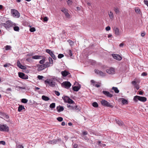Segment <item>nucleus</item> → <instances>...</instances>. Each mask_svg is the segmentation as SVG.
Wrapping results in <instances>:
<instances>
[{
    "instance_id": "nucleus-15",
    "label": "nucleus",
    "mask_w": 148,
    "mask_h": 148,
    "mask_svg": "<svg viewBox=\"0 0 148 148\" xmlns=\"http://www.w3.org/2000/svg\"><path fill=\"white\" fill-rule=\"evenodd\" d=\"M102 92L104 95L108 97H111L113 96V95L110 94L108 91L103 90L102 91Z\"/></svg>"
},
{
    "instance_id": "nucleus-3",
    "label": "nucleus",
    "mask_w": 148,
    "mask_h": 148,
    "mask_svg": "<svg viewBox=\"0 0 148 148\" xmlns=\"http://www.w3.org/2000/svg\"><path fill=\"white\" fill-rule=\"evenodd\" d=\"M45 83L46 84H48L50 86L54 87L56 85V83L53 80L50 79H47L45 81Z\"/></svg>"
},
{
    "instance_id": "nucleus-18",
    "label": "nucleus",
    "mask_w": 148,
    "mask_h": 148,
    "mask_svg": "<svg viewBox=\"0 0 148 148\" xmlns=\"http://www.w3.org/2000/svg\"><path fill=\"white\" fill-rule=\"evenodd\" d=\"M1 118L3 119H8L9 118V116L8 115L4 114H3L1 112Z\"/></svg>"
},
{
    "instance_id": "nucleus-6",
    "label": "nucleus",
    "mask_w": 148,
    "mask_h": 148,
    "mask_svg": "<svg viewBox=\"0 0 148 148\" xmlns=\"http://www.w3.org/2000/svg\"><path fill=\"white\" fill-rule=\"evenodd\" d=\"M71 86V84L70 82L68 81L64 82L61 84L62 87L66 89L69 88Z\"/></svg>"
},
{
    "instance_id": "nucleus-2",
    "label": "nucleus",
    "mask_w": 148,
    "mask_h": 148,
    "mask_svg": "<svg viewBox=\"0 0 148 148\" xmlns=\"http://www.w3.org/2000/svg\"><path fill=\"white\" fill-rule=\"evenodd\" d=\"M133 100L136 102H137L138 100L142 102H144L147 101V99L146 97H144L136 95L134 97Z\"/></svg>"
},
{
    "instance_id": "nucleus-31",
    "label": "nucleus",
    "mask_w": 148,
    "mask_h": 148,
    "mask_svg": "<svg viewBox=\"0 0 148 148\" xmlns=\"http://www.w3.org/2000/svg\"><path fill=\"white\" fill-rule=\"evenodd\" d=\"M92 105L93 107L95 108H97L98 106V105L97 103L96 102H94L92 104Z\"/></svg>"
},
{
    "instance_id": "nucleus-30",
    "label": "nucleus",
    "mask_w": 148,
    "mask_h": 148,
    "mask_svg": "<svg viewBox=\"0 0 148 148\" xmlns=\"http://www.w3.org/2000/svg\"><path fill=\"white\" fill-rule=\"evenodd\" d=\"M112 89L116 93H118L119 92V90L117 87H113Z\"/></svg>"
},
{
    "instance_id": "nucleus-58",
    "label": "nucleus",
    "mask_w": 148,
    "mask_h": 148,
    "mask_svg": "<svg viewBox=\"0 0 148 148\" xmlns=\"http://www.w3.org/2000/svg\"><path fill=\"white\" fill-rule=\"evenodd\" d=\"M1 144H2L3 145H5V142L4 141H1Z\"/></svg>"
},
{
    "instance_id": "nucleus-43",
    "label": "nucleus",
    "mask_w": 148,
    "mask_h": 148,
    "mask_svg": "<svg viewBox=\"0 0 148 148\" xmlns=\"http://www.w3.org/2000/svg\"><path fill=\"white\" fill-rule=\"evenodd\" d=\"M29 31L31 32H33L36 31V29L34 27H32L29 29Z\"/></svg>"
},
{
    "instance_id": "nucleus-40",
    "label": "nucleus",
    "mask_w": 148,
    "mask_h": 148,
    "mask_svg": "<svg viewBox=\"0 0 148 148\" xmlns=\"http://www.w3.org/2000/svg\"><path fill=\"white\" fill-rule=\"evenodd\" d=\"M11 48V47L9 45H6L5 47V50H6L10 49Z\"/></svg>"
},
{
    "instance_id": "nucleus-50",
    "label": "nucleus",
    "mask_w": 148,
    "mask_h": 148,
    "mask_svg": "<svg viewBox=\"0 0 148 148\" xmlns=\"http://www.w3.org/2000/svg\"><path fill=\"white\" fill-rule=\"evenodd\" d=\"M68 53L71 56H72L73 54L72 53V51L71 50H69V51Z\"/></svg>"
},
{
    "instance_id": "nucleus-44",
    "label": "nucleus",
    "mask_w": 148,
    "mask_h": 148,
    "mask_svg": "<svg viewBox=\"0 0 148 148\" xmlns=\"http://www.w3.org/2000/svg\"><path fill=\"white\" fill-rule=\"evenodd\" d=\"M57 120L60 122H61L63 121V119L62 117H59L57 118Z\"/></svg>"
},
{
    "instance_id": "nucleus-54",
    "label": "nucleus",
    "mask_w": 148,
    "mask_h": 148,
    "mask_svg": "<svg viewBox=\"0 0 148 148\" xmlns=\"http://www.w3.org/2000/svg\"><path fill=\"white\" fill-rule=\"evenodd\" d=\"M106 31H109L110 29V26H108L106 28Z\"/></svg>"
},
{
    "instance_id": "nucleus-28",
    "label": "nucleus",
    "mask_w": 148,
    "mask_h": 148,
    "mask_svg": "<svg viewBox=\"0 0 148 148\" xmlns=\"http://www.w3.org/2000/svg\"><path fill=\"white\" fill-rule=\"evenodd\" d=\"M80 87L78 86H75L73 88V90L75 91H77L80 89Z\"/></svg>"
},
{
    "instance_id": "nucleus-63",
    "label": "nucleus",
    "mask_w": 148,
    "mask_h": 148,
    "mask_svg": "<svg viewBox=\"0 0 148 148\" xmlns=\"http://www.w3.org/2000/svg\"><path fill=\"white\" fill-rule=\"evenodd\" d=\"M90 82L92 84H94V83L95 82V81L93 80H91Z\"/></svg>"
},
{
    "instance_id": "nucleus-42",
    "label": "nucleus",
    "mask_w": 148,
    "mask_h": 148,
    "mask_svg": "<svg viewBox=\"0 0 148 148\" xmlns=\"http://www.w3.org/2000/svg\"><path fill=\"white\" fill-rule=\"evenodd\" d=\"M135 12L138 14L140 13V9L138 8H135Z\"/></svg>"
},
{
    "instance_id": "nucleus-37",
    "label": "nucleus",
    "mask_w": 148,
    "mask_h": 148,
    "mask_svg": "<svg viewBox=\"0 0 148 148\" xmlns=\"http://www.w3.org/2000/svg\"><path fill=\"white\" fill-rule=\"evenodd\" d=\"M21 102L24 103H26L28 101V100L25 99H21Z\"/></svg>"
},
{
    "instance_id": "nucleus-36",
    "label": "nucleus",
    "mask_w": 148,
    "mask_h": 148,
    "mask_svg": "<svg viewBox=\"0 0 148 148\" xmlns=\"http://www.w3.org/2000/svg\"><path fill=\"white\" fill-rule=\"evenodd\" d=\"M75 110L77 111H80L81 109H80L79 108V107L77 105H76L75 106Z\"/></svg>"
},
{
    "instance_id": "nucleus-23",
    "label": "nucleus",
    "mask_w": 148,
    "mask_h": 148,
    "mask_svg": "<svg viewBox=\"0 0 148 148\" xmlns=\"http://www.w3.org/2000/svg\"><path fill=\"white\" fill-rule=\"evenodd\" d=\"M115 121L116 123L120 126H122L123 125V123L122 121H119L118 119H115Z\"/></svg>"
},
{
    "instance_id": "nucleus-38",
    "label": "nucleus",
    "mask_w": 148,
    "mask_h": 148,
    "mask_svg": "<svg viewBox=\"0 0 148 148\" xmlns=\"http://www.w3.org/2000/svg\"><path fill=\"white\" fill-rule=\"evenodd\" d=\"M68 5H71L72 3V2L71 0H68L67 1Z\"/></svg>"
},
{
    "instance_id": "nucleus-39",
    "label": "nucleus",
    "mask_w": 148,
    "mask_h": 148,
    "mask_svg": "<svg viewBox=\"0 0 148 148\" xmlns=\"http://www.w3.org/2000/svg\"><path fill=\"white\" fill-rule=\"evenodd\" d=\"M68 42H69L70 45L71 46L73 45L74 44V42L71 40H68Z\"/></svg>"
},
{
    "instance_id": "nucleus-10",
    "label": "nucleus",
    "mask_w": 148,
    "mask_h": 148,
    "mask_svg": "<svg viewBox=\"0 0 148 148\" xmlns=\"http://www.w3.org/2000/svg\"><path fill=\"white\" fill-rule=\"evenodd\" d=\"M61 11L64 14L66 17L69 18H70V16L69 14L68 13V10L64 8H63L61 10Z\"/></svg>"
},
{
    "instance_id": "nucleus-59",
    "label": "nucleus",
    "mask_w": 148,
    "mask_h": 148,
    "mask_svg": "<svg viewBox=\"0 0 148 148\" xmlns=\"http://www.w3.org/2000/svg\"><path fill=\"white\" fill-rule=\"evenodd\" d=\"M147 75V73L145 72H143L142 73L141 75L144 76H146Z\"/></svg>"
},
{
    "instance_id": "nucleus-21",
    "label": "nucleus",
    "mask_w": 148,
    "mask_h": 148,
    "mask_svg": "<svg viewBox=\"0 0 148 148\" xmlns=\"http://www.w3.org/2000/svg\"><path fill=\"white\" fill-rule=\"evenodd\" d=\"M42 56H41L35 55L32 57V58L34 59H41Z\"/></svg>"
},
{
    "instance_id": "nucleus-16",
    "label": "nucleus",
    "mask_w": 148,
    "mask_h": 148,
    "mask_svg": "<svg viewBox=\"0 0 148 148\" xmlns=\"http://www.w3.org/2000/svg\"><path fill=\"white\" fill-rule=\"evenodd\" d=\"M132 84L134 86V87L136 88L137 90L139 89V85L137 84V82L136 81H132Z\"/></svg>"
},
{
    "instance_id": "nucleus-64",
    "label": "nucleus",
    "mask_w": 148,
    "mask_h": 148,
    "mask_svg": "<svg viewBox=\"0 0 148 148\" xmlns=\"http://www.w3.org/2000/svg\"><path fill=\"white\" fill-rule=\"evenodd\" d=\"M77 147V144H74L73 145V147L74 148H76Z\"/></svg>"
},
{
    "instance_id": "nucleus-27",
    "label": "nucleus",
    "mask_w": 148,
    "mask_h": 148,
    "mask_svg": "<svg viewBox=\"0 0 148 148\" xmlns=\"http://www.w3.org/2000/svg\"><path fill=\"white\" fill-rule=\"evenodd\" d=\"M109 15L110 19L112 20L114 18V15L113 13L111 11L109 13Z\"/></svg>"
},
{
    "instance_id": "nucleus-34",
    "label": "nucleus",
    "mask_w": 148,
    "mask_h": 148,
    "mask_svg": "<svg viewBox=\"0 0 148 148\" xmlns=\"http://www.w3.org/2000/svg\"><path fill=\"white\" fill-rule=\"evenodd\" d=\"M122 103L123 104H127V100L124 99L123 98V99L122 101Z\"/></svg>"
},
{
    "instance_id": "nucleus-17",
    "label": "nucleus",
    "mask_w": 148,
    "mask_h": 148,
    "mask_svg": "<svg viewBox=\"0 0 148 148\" xmlns=\"http://www.w3.org/2000/svg\"><path fill=\"white\" fill-rule=\"evenodd\" d=\"M95 72L97 73V74H99L100 75L103 76H104V74L102 72L98 70H95Z\"/></svg>"
},
{
    "instance_id": "nucleus-45",
    "label": "nucleus",
    "mask_w": 148,
    "mask_h": 148,
    "mask_svg": "<svg viewBox=\"0 0 148 148\" xmlns=\"http://www.w3.org/2000/svg\"><path fill=\"white\" fill-rule=\"evenodd\" d=\"M64 56L63 54H59L58 56V58H61Z\"/></svg>"
},
{
    "instance_id": "nucleus-19",
    "label": "nucleus",
    "mask_w": 148,
    "mask_h": 148,
    "mask_svg": "<svg viewBox=\"0 0 148 148\" xmlns=\"http://www.w3.org/2000/svg\"><path fill=\"white\" fill-rule=\"evenodd\" d=\"M38 70L39 71L42 70L43 69H44L45 68V67H44V65L43 64V65H39L38 66Z\"/></svg>"
},
{
    "instance_id": "nucleus-47",
    "label": "nucleus",
    "mask_w": 148,
    "mask_h": 148,
    "mask_svg": "<svg viewBox=\"0 0 148 148\" xmlns=\"http://www.w3.org/2000/svg\"><path fill=\"white\" fill-rule=\"evenodd\" d=\"M37 77L38 79L40 80L42 79L44 77L42 76L38 75V76Z\"/></svg>"
},
{
    "instance_id": "nucleus-35",
    "label": "nucleus",
    "mask_w": 148,
    "mask_h": 148,
    "mask_svg": "<svg viewBox=\"0 0 148 148\" xmlns=\"http://www.w3.org/2000/svg\"><path fill=\"white\" fill-rule=\"evenodd\" d=\"M49 62L51 64H52L53 63V61L52 59V58L50 57H49L48 58Z\"/></svg>"
},
{
    "instance_id": "nucleus-20",
    "label": "nucleus",
    "mask_w": 148,
    "mask_h": 148,
    "mask_svg": "<svg viewBox=\"0 0 148 148\" xmlns=\"http://www.w3.org/2000/svg\"><path fill=\"white\" fill-rule=\"evenodd\" d=\"M61 74L63 76L66 77L69 74V73L66 71H64L61 72Z\"/></svg>"
},
{
    "instance_id": "nucleus-46",
    "label": "nucleus",
    "mask_w": 148,
    "mask_h": 148,
    "mask_svg": "<svg viewBox=\"0 0 148 148\" xmlns=\"http://www.w3.org/2000/svg\"><path fill=\"white\" fill-rule=\"evenodd\" d=\"M11 65V64L10 63H7L3 65V66L5 67H8L10 66Z\"/></svg>"
},
{
    "instance_id": "nucleus-24",
    "label": "nucleus",
    "mask_w": 148,
    "mask_h": 148,
    "mask_svg": "<svg viewBox=\"0 0 148 148\" xmlns=\"http://www.w3.org/2000/svg\"><path fill=\"white\" fill-rule=\"evenodd\" d=\"M56 109L57 111L59 112L63 111L64 110L63 107L61 106H60L59 107H57Z\"/></svg>"
},
{
    "instance_id": "nucleus-4",
    "label": "nucleus",
    "mask_w": 148,
    "mask_h": 148,
    "mask_svg": "<svg viewBox=\"0 0 148 148\" xmlns=\"http://www.w3.org/2000/svg\"><path fill=\"white\" fill-rule=\"evenodd\" d=\"M11 12L12 15L14 17L18 18L20 16V14L18 11L15 9H11Z\"/></svg>"
},
{
    "instance_id": "nucleus-5",
    "label": "nucleus",
    "mask_w": 148,
    "mask_h": 148,
    "mask_svg": "<svg viewBox=\"0 0 148 148\" xmlns=\"http://www.w3.org/2000/svg\"><path fill=\"white\" fill-rule=\"evenodd\" d=\"M101 103L102 105L105 106H106L111 108L113 107V106L111 105L110 103L104 99H102L101 101Z\"/></svg>"
},
{
    "instance_id": "nucleus-26",
    "label": "nucleus",
    "mask_w": 148,
    "mask_h": 148,
    "mask_svg": "<svg viewBox=\"0 0 148 148\" xmlns=\"http://www.w3.org/2000/svg\"><path fill=\"white\" fill-rule=\"evenodd\" d=\"M25 109L24 106H23L22 105H20L19 106L18 108V111L19 112H21L23 109Z\"/></svg>"
},
{
    "instance_id": "nucleus-60",
    "label": "nucleus",
    "mask_w": 148,
    "mask_h": 148,
    "mask_svg": "<svg viewBox=\"0 0 148 148\" xmlns=\"http://www.w3.org/2000/svg\"><path fill=\"white\" fill-rule=\"evenodd\" d=\"M33 55V53H29L27 54V56H31Z\"/></svg>"
},
{
    "instance_id": "nucleus-11",
    "label": "nucleus",
    "mask_w": 148,
    "mask_h": 148,
    "mask_svg": "<svg viewBox=\"0 0 148 148\" xmlns=\"http://www.w3.org/2000/svg\"><path fill=\"white\" fill-rule=\"evenodd\" d=\"M64 100L65 102L68 103L69 104H75L74 101L68 97H66Z\"/></svg>"
},
{
    "instance_id": "nucleus-56",
    "label": "nucleus",
    "mask_w": 148,
    "mask_h": 148,
    "mask_svg": "<svg viewBox=\"0 0 148 148\" xmlns=\"http://www.w3.org/2000/svg\"><path fill=\"white\" fill-rule=\"evenodd\" d=\"M20 68L22 69H26V67L25 66L22 65Z\"/></svg>"
},
{
    "instance_id": "nucleus-9",
    "label": "nucleus",
    "mask_w": 148,
    "mask_h": 148,
    "mask_svg": "<svg viewBox=\"0 0 148 148\" xmlns=\"http://www.w3.org/2000/svg\"><path fill=\"white\" fill-rule=\"evenodd\" d=\"M46 52L49 53L51 57L54 59L56 60V58L54 55L53 52L52 51L50 50L49 49H47L46 50Z\"/></svg>"
},
{
    "instance_id": "nucleus-32",
    "label": "nucleus",
    "mask_w": 148,
    "mask_h": 148,
    "mask_svg": "<svg viewBox=\"0 0 148 148\" xmlns=\"http://www.w3.org/2000/svg\"><path fill=\"white\" fill-rule=\"evenodd\" d=\"M114 10L116 14H117L119 13V10L118 8L117 7L114 8Z\"/></svg>"
},
{
    "instance_id": "nucleus-33",
    "label": "nucleus",
    "mask_w": 148,
    "mask_h": 148,
    "mask_svg": "<svg viewBox=\"0 0 148 148\" xmlns=\"http://www.w3.org/2000/svg\"><path fill=\"white\" fill-rule=\"evenodd\" d=\"M49 107L50 108L52 109L55 108V103H51Z\"/></svg>"
},
{
    "instance_id": "nucleus-61",
    "label": "nucleus",
    "mask_w": 148,
    "mask_h": 148,
    "mask_svg": "<svg viewBox=\"0 0 148 148\" xmlns=\"http://www.w3.org/2000/svg\"><path fill=\"white\" fill-rule=\"evenodd\" d=\"M75 106H72L71 108H70V109L75 110Z\"/></svg>"
},
{
    "instance_id": "nucleus-7",
    "label": "nucleus",
    "mask_w": 148,
    "mask_h": 148,
    "mask_svg": "<svg viewBox=\"0 0 148 148\" xmlns=\"http://www.w3.org/2000/svg\"><path fill=\"white\" fill-rule=\"evenodd\" d=\"M1 131L8 132L9 131V127L6 125H1Z\"/></svg>"
},
{
    "instance_id": "nucleus-41",
    "label": "nucleus",
    "mask_w": 148,
    "mask_h": 148,
    "mask_svg": "<svg viewBox=\"0 0 148 148\" xmlns=\"http://www.w3.org/2000/svg\"><path fill=\"white\" fill-rule=\"evenodd\" d=\"M17 66L19 68H20L21 66H22L20 62L19 61H17Z\"/></svg>"
},
{
    "instance_id": "nucleus-13",
    "label": "nucleus",
    "mask_w": 148,
    "mask_h": 148,
    "mask_svg": "<svg viewBox=\"0 0 148 148\" xmlns=\"http://www.w3.org/2000/svg\"><path fill=\"white\" fill-rule=\"evenodd\" d=\"M106 72L110 74H113L115 73V71L114 69L112 68H110L106 70Z\"/></svg>"
},
{
    "instance_id": "nucleus-57",
    "label": "nucleus",
    "mask_w": 148,
    "mask_h": 148,
    "mask_svg": "<svg viewBox=\"0 0 148 148\" xmlns=\"http://www.w3.org/2000/svg\"><path fill=\"white\" fill-rule=\"evenodd\" d=\"M44 21H47L48 20V18L47 17H45L44 18Z\"/></svg>"
},
{
    "instance_id": "nucleus-25",
    "label": "nucleus",
    "mask_w": 148,
    "mask_h": 148,
    "mask_svg": "<svg viewBox=\"0 0 148 148\" xmlns=\"http://www.w3.org/2000/svg\"><path fill=\"white\" fill-rule=\"evenodd\" d=\"M42 98L43 100L45 101H48L50 99L49 97L45 95H42Z\"/></svg>"
},
{
    "instance_id": "nucleus-52",
    "label": "nucleus",
    "mask_w": 148,
    "mask_h": 148,
    "mask_svg": "<svg viewBox=\"0 0 148 148\" xmlns=\"http://www.w3.org/2000/svg\"><path fill=\"white\" fill-rule=\"evenodd\" d=\"M144 2L148 7V1L147 0H144Z\"/></svg>"
},
{
    "instance_id": "nucleus-49",
    "label": "nucleus",
    "mask_w": 148,
    "mask_h": 148,
    "mask_svg": "<svg viewBox=\"0 0 148 148\" xmlns=\"http://www.w3.org/2000/svg\"><path fill=\"white\" fill-rule=\"evenodd\" d=\"M55 92V94L58 96H59L60 94V92H58V91H54Z\"/></svg>"
},
{
    "instance_id": "nucleus-1",
    "label": "nucleus",
    "mask_w": 148,
    "mask_h": 148,
    "mask_svg": "<svg viewBox=\"0 0 148 148\" xmlns=\"http://www.w3.org/2000/svg\"><path fill=\"white\" fill-rule=\"evenodd\" d=\"M7 18L5 17L2 18L1 21L2 22L5 21H6L5 23H1V25L4 27L6 29H9L11 27H12V26H14L15 23L12 22L11 21H7Z\"/></svg>"
},
{
    "instance_id": "nucleus-22",
    "label": "nucleus",
    "mask_w": 148,
    "mask_h": 148,
    "mask_svg": "<svg viewBox=\"0 0 148 148\" xmlns=\"http://www.w3.org/2000/svg\"><path fill=\"white\" fill-rule=\"evenodd\" d=\"M16 25L15 23V25L12 26V27H13L14 28V29L15 31H19V28L18 26H16Z\"/></svg>"
},
{
    "instance_id": "nucleus-48",
    "label": "nucleus",
    "mask_w": 148,
    "mask_h": 148,
    "mask_svg": "<svg viewBox=\"0 0 148 148\" xmlns=\"http://www.w3.org/2000/svg\"><path fill=\"white\" fill-rule=\"evenodd\" d=\"M45 59H42L40 61L39 63L40 64H43L45 62Z\"/></svg>"
},
{
    "instance_id": "nucleus-14",
    "label": "nucleus",
    "mask_w": 148,
    "mask_h": 148,
    "mask_svg": "<svg viewBox=\"0 0 148 148\" xmlns=\"http://www.w3.org/2000/svg\"><path fill=\"white\" fill-rule=\"evenodd\" d=\"M114 32L116 36H119L120 35V32L119 29L118 27H114L113 29Z\"/></svg>"
},
{
    "instance_id": "nucleus-12",
    "label": "nucleus",
    "mask_w": 148,
    "mask_h": 148,
    "mask_svg": "<svg viewBox=\"0 0 148 148\" xmlns=\"http://www.w3.org/2000/svg\"><path fill=\"white\" fill-rule=\"evenodd\" d=\"M112 55L114 59L118 60H120L122 59V57L119 55L113 54Z\"/></svg>"
},
{
    "instance_id": "nucleus-53",
    "label": "nucleus",
    "mask_w": 148,
    "mask_h": 148,
    "mask_svg": "<svg viewBox=\"0 0 148 148\" xmlns=\"http://www.w3.org/2000/svg\"><path fill=\"white\" fill-rule=\"evenodd\" d=\"M93 85L95 86L96 87H97V88H99L100 86V85L99 84H93Z\"/></svg>"
},
{
    "instance_id": "nucleus-29",
    "label": "nucleus",
    "mask_w": 148,
    "mask_h": 148,
    "mask_svg": "<svg viewBox=\"0 0 148 148\" xmlns=\"http://www.w3.org/2000/svg\"><path fill=\"white\" fill-rule=\"evenodd\" d=\"M50 64H51L48 62H46L45 64H43L44 65V67H45V68L49 67L51 66Z\"/></svg>"
},
{
    "instance_id": "nucleus-62",
    "label": "nucleus",
    "mask_w": 148,
    "mask_h": 148,
    "mask_svg": "<svg viewBox=\"0 0 148 148\" xmlns=\"http://www.w3.org/2000/svg\"><path fill=\"white\" fill-rule=\"evenodd\" d=\"M145 35V33H142L141 34V36L142 37H144Z\"/></svg>"
},
{
    "instance_id": "nucleus-55",
    "label": "nucleus",
    "mask_w": 148,
    "mask_h": 148,
    "mask_svg": "<svg viewBox=\"0 0 148 148\" xmlns=\"http://www.w3.org/2000/svg\"><path fill=\"white\" fill-rule=\"evenodd\" d=\"M88 134V132L87 131H84L82 132V134L84 135H86Z\"/></svg>"
},
{
    "instance_id": "nucleus-51",
    "label": "nucleus",
    "mask_w": 148,
    "mask_h": 148,
    "mask_svg": "<svg viewBox=\"0 0 148 148\" xmlns=\"http://www.w3.org/2000/svg\"><path fill=\"white\" fill-rule=\"evenodd\" d=\"M16 148H24V147L22 145H18L16 146Z\"/></svg>"
},
{
    "instance_id": "nucleus-8",
    "label": "nucleus",
    "mask_w": 148,
    "mask_h": 148,
    "mask_svg": "<svg viewBox=\"0 0 148 148\" xmlns=\"http://www.w3.org/2000/svg\"><path fill=\"white\" fill-rule=\"evenodd\" d=\"M19 77L21 79H28V76L25 75L23 73L20 72L18 73Z\"/></svg>"
}]
</instances>
